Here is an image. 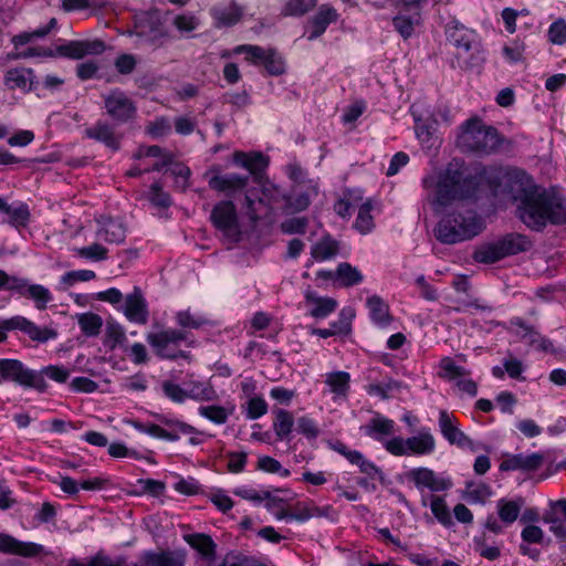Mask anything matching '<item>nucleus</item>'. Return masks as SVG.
Instances as JSON below:
<instances>
[{
	"mask_svg": "<svg viewBox=\"0 0 566 566\" xmlns=\"http://www.w3.org/2000/svg\"><path fill=\"white\" fill-rule=\"evenodd\" d=\"M297 429L307 439H316L319 436L316 421L306 416L297 419Z\"/></svg>",
	"mask_w": 566,
	"mask_h": 566,
	"instance_id": "nucleus-63",
	"label": "nucleus"
},
{
	"mask_svg": "<svg viewBox=\"0 0 566 566\" xmlns=\"http://www.w3.org/2000/svg\"><path fill=\"white\" fill-rule=\"evenodd\" d=\"M35 374L40 375L42 380H45V377H48L59 384L66 382L70 377V370L62 365H49L41 370H35Z\"/></svg>",
	"mask_w": 566,
	"mask_h": 566,
	"instance_id": "nucleus-50",
	"label": "nucleus"
},
{
	"mask_svg": "<svg viewBox=\"0 0 566 566\" xmlns=\"http://www.w3.org/2000/svg\"><path fill=\"white\" fill-rule=\"evenodd\" d=\"M0 551L22 557H36L45 553L43 545L33 542H21L8 534H0Z\"/></svg>",
	"mask_w": 566,
	"mask_h": 566,
	"instance_id": "nucleus-22",
	"label": "nucleus"
},
{
	"mask_svg": "<svg viewBox=\"0 0 566 566\" xmlns=\"http://www.w3.org/2000/svg\"><path fill=\"white\" fill-rule=\"evenodd\" d=\"M233 410V407L227 408L223 406L211 405L200 406L198 408V413L216 424H223L228 421V418L232 415Z\"/></svg>",
	"mask_w": 566,
	"mask_h": 566,
	"instance_id": "nucleus-47",
	"label": "nucleus"
},
{
	"mask_svg": "<svg viewBox=\"0 0 566 566\" xmlns=\"http://www.w3.org/2000/svg\"><path fill=\"white\" fill-rule=\"evenodd\" d=\"M426 189H436L432 203L437 207H447L455 200L472 199L476 196L479 180L472 175L462 161L453 160L438 177L426 176L422 179Z\"/></svg>",
	"mask_w": 566,
	"mask_h": 566,
	"instance_id": "nucleus-2",
	"label": "nucleus"
},
{
	"mask_svg": "<svg viewBox=\"0 0 566 566\" xmlns=\"http://www.w3.org/2000/svg\"><path fill=\"white\" fill-rule=\"evenodd\" d=\"M185 541L200 556L202 566H214L217 544L210 535L205 533H192L185 535Z\"/></svg>",
	"mask_w": 566,
	"mask_h": 566,
	"instance_id": "nucleus-21",
	"label": "nucleus"
},
{
	"mask_svg": "<svg viewBox=\"0 0 566 566\" xmlns=\"http://www.w3.org/2000/svg\"><path fill=\"white\" fill-rule=\"evenodd\" d=\"M420 23L421 12L419 10H412L411 12L399 10V12L392 18L394 29L403 40L410 39L415 33V28Z\"/></svg>",
	"mask_w": 566,
	"mask_h": 566,
	"instance_id": "nucleus-28",
	"label": "nucleus"
},
{
	"mask_svg": "<svg viewBox=\"0 0 566 566\" xmlns=\"http://www.w3.org/2000/svg\"><path fill=\"white\" fill-rule=\"evenodd\" d=\"M305 300L310 306V315L318 319L327 317L337 307V302L334 298L318 296L314 292H307Z\"/></svg>",
	"mask_w": 566,
	"mask_h": 566,
	"instance_id": "nucleus-32",
	"label": "nucleus"
},
{
	"mask_svg": "<svg viewBox=\"0 0 566 566\" xmlns=\"http://www.w3.org/2000/svg\"><path fill=\"white\" fill-rule=\"evenodd\" d=\"M510 324L512 328H515L514 332L522 339L527 340L530 344H536L539 342V346L544 349H548V345H551L549 340L542 337L533 326L527 325L524 319L521 317H513L510 319Z\"/></svg>",
	"mask_w": 566,
	"mask_h": 566,
	"instance_id": "nucleus-36",
	"label": "nucleus"
},
{
	"mask_svg": "<svg viewBox=\"0 0 566 566\" xmlns=\"http://www.w3.org/2000/svg\"><path fill=\"white\" fill-rule=\"evenodd\" d=\"M156 418L164 427H166V432L174 437V439H165L166 441L175 442L178 441L181 436H189L190 444L198 446L202 442V440L196 437V434L201 432L193 426L165 415H156Z\"/></svg>",
	"mask_w": 566,
	"mask_h": 566,
	"instance_id": "nucleus-18",
	"label": "nucleus"
},
{
	"mask_svg": "<svg viewBox=\"0 0 566 566\" xmlns=\"http://www.w3.org/2000/svg\"><path fill=\"white\" fill-rule=\"evenodd\" d=\"M329 446L335 452L343 455L349 463L354 465L358 467L361 463V461L366 458L360 451L350 450L342 441L329 442Z\"/></svg>",
	"mask_w": 566,
	"mask_h": 566,
	"instance_id": "nucleus-55",
	"label": "nucleus"
},
{
	"mask_svg": "<svg viewBox=\"0 0 566 566\" xmlns=\"http://www.w3.org/2000/svg\"><path fill=\"white\" fill-rule=\"evenodd\" d=\"M340 243L332 235L326 234L312 245L311 254L316 261H326L335 258L339 252Z\"/></svg>",
	"mask_w": 566,
	"mask_h": 566,
	"instance_id": "nucleus-37",
	"label": "nucleus"
},
{
	"mask_svg": "<svg viewBox=\"0 0 566 566\" xmlns=\"http://www.w3.org/2000/svg\"><path fill=\"white\" fill-rule=\"evenodd\" d=\"M0 212L9 217L8 222L13 227H24L30 219V211L25 203L20 202L17 206H11L1 197Z\"/></svg>",
	"mask_w": 566,
	"mask_h": 566,
	"instance_id": "nucleus-38",
	"label": "nucleus"
},
{
	"mask_svg": "<svg viewBox=\"0 0 566 566\" xmlns=\"http://www.w3.org/2000/svg\"><path fill=\"white\" fill-rule=\"evenodd\" d=\"M421 505L423 507L429 505L434 517L443 526L450 527L453 525L450 510H449L443 496H439V495H434V494H432V495L422 494L421 495Z\"/></svg>",
	"mask_w": 566,
	"mask_h": 566,
	"instance_id": "nucleus-33",
	"label": "nucleus"
},
{
	"mask_svg": "<svg viewBox=\"0 0 566 566\" xmlns=\"http://www.w3.org/2000/svg\"><path fill=\"white\" fill-rule=\"evenodd\" d=\"M462 142L471 151L479 155H490L499 149L503 138L495 127L484 125L479 120H468Z\"/></svg>",
	"mask_w": 566,
	"mask_h": 566,
	"instance_id": "nucleus-5",
	"label": "nucleus"
},
{
	"mask_svg": "<svg viewBox=\"0 0 566 566\" xmlns=\"http://www.w3.org/2000/svg\"><path fill=\"white\" fill-rule=\"evenodd\" d=\"M544 461V457L539 453L531 454H507L500 463V471H535Z\"/></svg>",
	"mask_w": 566,
	"mask_h": 566,
	"instance_id": "nucleus-23",
	"label": "nucleus"
},
{
	"mask_svg": "<svg viewBox=\"0 0 566 566\" xmlns=\"http://www.w3.org/2000/svg\"><path fill=\"white\" fill-rule=\"evenodd\" d=\"M182 387L186 399L210 401L216 398V391L208 382L189 379L182 381Z\"/></svg>",
	"mask_w": 566,
	"mask_h": 566,
	"instance_id": "nucleus-34",
	"label": "nucleus"
},
{
	"mask_svg": "<svg viewBox=\"0 0 566 566\" xmlns=\"http://www.w3.org/2000/svg\"><path fill=\"white\" fill-rule=\"evenodd\" d=\"M306 218H291L281 223V230L286 234H303L306 231Z\"/></svg>",
	"mask_w": 566,
	"mask_h": 566,
	"instance_id": "nucleus-62",
	"label": "nucleus"
},
{
	"mask_svg": "<svg viewBox=\"0 0 566 566\" xmlns=\"http://www.w3.org/2000/svg\"><path fill=\"white\" fill-rule=\"evenodd\" d=\"M350 376L347 371H333L326 374L325 384L334 395L333 399L346 398L349 390Z\"/></svg>",
	"mask_w": 566,
	"mask_h": 566,
	"instance_id": "nucleus-40",
	"label": "nucleus"
},
{
	"mask_svg": "<svg viewBox=\"0 0 566 566\" xmlns=\"http://www.w3.org/2000/svg\"><path fill=\"white\" fill-rule=\"evenodd\" d=\"M143 566H185L186 554L181 551H147L142 555Z\"/></svg>",
	"mask_w": 566,
	"mask_h": 566,
	"instance_id": "nucleus-25",
	"label": "nucleus"
},
{
	"mask_svg": "<svg viewBox=\"0 0 566 566\" xmlns=\"http://www.w3.org/2000/svg\"><path fill=\"white\" fill-rule=\"evenodd\" d=\"M293 424L294 419L290 411L284 409H277L274 411L273 430L279 440H289Z\"/></svg>",
	"mask_w": 566,
	"mask_h": 566,
	"instance_id": "nucleus-42",
	"label": "nucleus"
},
{
	"mask_svg": "<svg viewBox=\"0 0 566 566\" xmlns=\"http://www.w3.org/2000/svg\"><path fill=\"white\" fill-rule=\"evenodd\" d=\"M366 305L374 324L384 327L390 323L389 306L380 296L373 295L368 297Z\"/></svg>",
	"mask_w": 566,
	"mask_h": 566,
	"instance_id": "nucleus-39",
	"label": "nucleus"
},
{
	"mask_svg": "<svg viewBox=\"0 0 566 566\" xmlns=\"http://www.w3.org/2000/svg\"><path fill=\"white\" fill-rule=\"evenodd\" d=\"M146 339L160 358L174 360L186 357V353L179 348L180 344L187 339V333L182 329L166 328L149 333Z\"/></svg>",
	"mask_w": 566,
	"mask_h": 566,
	"instance_id": "nucleus-8",
	"label": "nucleus"
},
{
	"mask_svg": "<svg viewBox=\"0 0 566 566\" xmlns=\"http://www.w3.org/2000/svg\"><path fill=\"white\" fill-rule=\"evenodd\" d=\"M233 163L237 166H240L248 170L249 178L251 175H258L263 171L268 166V159L264 155L259 151L255 153H244V151H235L233 154Z\"/></svg>",
	"mask_w": 566,
	"mask_h": 566,
	"instance_id": "nucleus-31",
	"label": "nucleus"
},
{
	"mask_svg": "<svg viewBox=\"0 0 566 566\" xmlns=\"http://www.w3.org/2000/svg\"><path fill=\"white\" fill-rule=\"evenodd\" d=\"M447 40L458 50V61L463 60L467 63L469 53L474 49L475 33L465 28L459 21H451L446 28Z\"/></svg>",
	"mask_w": 566,
	"mask_h": 566,
	"instance_id": "nucleus-14",
	"label": "nucleus"
},
{
	"mask_svg": "<svg viewBox=\"0 0 566 566\" xmlns=\"http://www.w3.org/2000/svg\"><path fill=\"white\" fill-rule=\"evenodd\" d=\"M97 235L108 243H122L126 238V227L119 219L106 218L99 221Z\"/></svg>",
	"mask_w": 566,
	"mask_h": 566,
	"instance_id": "nucleus-29",
	"label": "nucleus"
},
{
	"mask_svg": "<svg viewBox=\"0 0 566 566\" xmlns=\"http://www.w3.org/2000/svg\"><path fill=\"white\" fill-rule=\"evenodd\" d=\"M256 469L268 473H277L283 478L290 475L289 469L283 468L280 461L269 455L259 458Z\"/></svg>",
	"mask_w": 566,
	"mask_h": 566,
	"instance_id": "nucleus-52",
	"label": "nucleus"
},
{
	"mask_svg": "<svg viewBox=\"0 0 566 566\" xmlns=\"http://www.w3.org/2000/svg\"><path fill=\"white\" fill-rule=\"evenodd\" d=\"M525 44L518 39H514L509 45L502 50L503 56L510 63H518L524 59Z\"/></svg>",
	"mask_w": 566,
	"mask_h": 566,
	"instance_id": "nucleus-58",
	"label": "nucleus"
},
{
	"mask_svg": "<svg viewBox=\"0 0 566 566\" xmlns=\"http://www.w3.org/2000/svg\"><path fill=\"white\" fill-rule=\"evenodd\" d=\"M19 329L25 333L32 340L45 343L57 337L56 331L48 327H40L28 318L17 315L0 321V343L7 339V332Z\"/></svg>",
	"mask_w": 566,
	"mask_h": 566,
	"instance_id": "nucleus-12",
	"label": "nucleus"
},
{
	"mask_svg": "<svg viewBox=\"0 0 566 566\" xmlns=\"http://www.w3.org/2000/svg\"><path fill=\"white\" fill-rule=\"evenodd\" d=\"M334 276L339 281L340 285L346 287L358 285L364 280L361 272L356 266H353L347 262L338 264Z\"/></svg>",
	"mask_w": 566,
	"mask_h": 566,
	"instance_id": "nucleus-43",
	"label": "nucleus"
},
{
	"mask_svg": "<svg viewBox=\"0 0 566 566\" xmlns=\"http://www.w3.org/2000/svg\"><path fill=\"white\" fill-rule=\"evenodd\" d=\"M410 113L415 120V132L418 140L423 147H433L438 139L439 119L430 115L429 109H423L420 104H412Z\"/></svg>",
	"mask_w": 566,
	"mask_h": 566,
	"instance_id": "nucleus-13",
	"label": "nucleus"
},
{
	"mask_svg": "<svg viewBox=\"0 0 566 566\" xmlns=\"http://www.w3.org/2000/svg\"><path fill=\"white\" fill-rule=\"evenodd\" d=\"M4 381L14 382L24 388H33L40 392H45L48 382L42 380L34 369L28 368L18 359H0V384Z\"/></svg>",
	"mask_w": 566,
	"mask_h": 566,
	"instance_id": "nucleus-6",
	"label": "nucleus"
},
{
	"mask_svg": "<svg viewBox=\"0 0 566 566\" xmlns=\"http://www.w3.org/2000/svg\"><path fill=\"white\" fill-rule=\"evenodd\" d=\"M268 402L261 396H254L247 401L245 417L250 420H256L268 412Z\"/></svg>",
	"mask_w": 566,
	"mask_h": 566,
	"instance_id": "nucleus-51",
	"label": "nucleus"
},
{
	"mask_svg": "<svg viewBox=\"0 0 566 566\" xmlns=\"http://www.w3.org/2000/svg\"><path fill=\"white\" fill-rule=\"evenodd\" d=\"M212 224L232 242H238L241 238V230L237 209L231 200L218 202L210 213Z\"/></svg>",
	"mask_w": 566,
	"mask_h": 566,
	"instance_id": "nucleus-9",
	"label": "nucleus"
},
{
	"mask_svg": "<svg viewBox=\"0 0 566 566\" xmlns=\"http://www.w3.org/2000/svg\"><path fill=\"white\" fill-rule=\"evenodd\" d=\"M208 185L210 189L224 193L227 197H233L247 190L249 185V175L235 172L219 174L212 176Z\"/></svg>",
	"mask_w": 566,
	"mask_h": 566,
	"instance_id": "nucleus-17",
	"label": "nucleus"
},
{
	"mask_svg": "<svg viewBox=\"0 0 566 566\" xmlns=\"http://www.w3.org/2000/svg\"><path fill=\"white\" fill-rule=\"evenodd\" d=\"M338 19V13L333 7L323 4L318 11L311 19V31L307 34V40L313 41L319 38L328 28V25Z\"/></svg>",
	"mask_w": 566,
	"mask_h": 566,
	"instance_id": "nucleus-27",
	"label": "nucleus"
},
{
	"mask_svg": "<svg viewBox=\"0 0 566 566\" xmlns=\"http://www.w3.org/2000/svg\"><path fill=\"white\" fill-rule=\"evenodd\" d=\"M329 446L335 452L343 455L349 463L354 465L358 467L361 463V461L366 458L360 451L350 450L342 441L329 442Z\"/></svg>",
	"mask_w": 566,
	"mask_h": 566,
	"instance_id": "nucleus-54",
	"label": "nucleus"
},
{
	"mask_svg": "<svg viewBox=\"0 0 566 566\" xmlns=\"http://www.w3.org/2000/svg\"><path fill=\"white\" fill-rule=\"evenodd\" d=\"M548 40L556 45H563L566 43V22L563 19H558L553 22L548 28Z\"/></svg>",
	"mask_w": 566,
	"mask_h": 566,
	"instance_id": "nucleus-61",
	"label": "nucleus"
},
{
	"mask_svg": "<svg viewBox=\"0 0 566 566\" xmlns=\"http://www.w3.org/2000/svg\"><path fill=\"white\" fill-rule=\"evenodd\" d=\"M15 293L33 300L38 310H45L48 304L53 301V296L48 287L41 284H32L23 277L20 284L15 285Z\"/></svg>",
	"mask_w": 566,
	"mask_h": 566,
	"instance_id": "nucleus-24",
	"label": "nucleus"
},
{
	"mask_svg": "<svg viewBox=\"0 0 566 566\" xmlns=\"http://www.w3.org/2000/svg\"><path fill=\"white\" fill-rule=\"evenodd\" d=\"M371 210L373 205L369 200L359 206L357 218L353 227L363 235L370 233L375 228Z\"/></svg>",
	"mask_w": 566,
	"mask_h": 566,
	"instance_id": "nucleus-44",
	"label": "nucleus"
},
{
	"mask_svg": "<svg viewBox=\"0 0 566 566\" xmlns=\"http://www.w3.org/2000/svg\"><path fill=\"white\" fill-rule=\"evenodd\" d=\"M105 50V44L101 40L94 41H69L56 48V52L61 56L69 59H82L87 54H101Z\"/></svg>",
	"mask_w": 566,
	"mask_h": 566,
	"instance_id": "nucleus-20",
	"label": "nucleus"
},
{
	"mask_svg": "<svg viewBox=\"0 0 566 566\" xmlns=\"http://www.w3.org/2000/svg\"><path fill=\"white\" fill-rule=\"evenodd\" d=\"M497 242L504 258L525 252L532 247L531 240L526 235L520 233H510L497 240Z\"/></svg>",
	"mask_w": 566,
	"mask_h": 566,
	"instance_id": "nucleus-35",
	"label": "nucleus"
},
{
	"mask_svg": "<svg viewBox=\"0 0 566 566\" xmlns=\"http://www.w3.org/2000/svg\"><path fill=\"white\" fill-rule=\"evenodd\" d=\"M405 479L413 483L419 492L426 489L432 493L446 492L453 486V482L449 476L438 474L427 467H418L405 472Z\"/></svg>",
	"mask_w": 566,
	"mask_h": 566,
	"instance_id": "nucleus-11",
	"label": "nucleus"
},
{
	"mask_svg": "<svg viewBox=\"0 0 566 566\" xmlns=\"http://www.w3.org/2000/svg\"><path fill=\"white\" fill-rule=\"evenodd\" d=\"M217 29L233 27L239 23L243 17V8L234 0L228 3L213 6L209 11Z\"/></svg>",
	"mask_w": 566,
	"mask_h": 566,
	"instance_id": "nucleus-19",
	"label": "nucleus"
},
{
	"mask_svg": "<svg viewBox=\"0 0 566 566\" xmlns=\"http://www.w3.org/2000/svg\"><path fill=\"white\" fill-rule=\"evenodd\" d=\"M102 99L106 115L115 124H127L136 118V102L123 90L112 88L102 94Z\"/></svg>",
	"mask_w": 566,
	"mask_h": 566,
	"instance_id": "nucleus-7",
	"label": "nucleus"
},
{
	"mask_svg": "<svg viewBox=\"0 0 566 566\" xmlns=\"http://www.w3.org/2000/svg\"><path fill=\"white\" fill-rule=\"evenodd\" d=\"M502 193L516 205V217L531 230L543 231L551 223H566V197L535 184L522 169H509L502 176Z\"/></svg>",
	"mask_w": 566,
	"mask_h": 566,
	"instance_id": "nucleus-1",
	"label": "nucleus"
},
{
	"mask_svg": "<svg viewBox=\"0 0 566 566\" xmlns=\"http://www.w3.org/2000/svg\"><path fill=\"white\" fill-rule=\"evenodd\" d=\"M479 263L491 264L504 259L497 241L480 245L473 253Z\"/></svg>",
	"mask_w": 566,
	"mask_h": 566,
	"instance_id": "nucleus-46",
	"label": "nucleus"
},
{
	"mask_svg": "<svg viewBox=\"0 0 566 566\" xmlns=\"http://www.w3.org/2000/svg\"><path fill=\"white\" fill-rule=\"evenodd\" d=\"M77 324L87 337H95L101 333L103 319L98 314L86 312L77 315Z\"/></svg>",
	"mask_w": 566,
	"mask_h": 566,
	"instance_id": "nucleus-45",
	"label": "nucleus"
},
{
	"mask_svg": "<svg viewBox=\"0 0 566 566\" xmlns=\"http://www.w3.org/2000/svg\"><path fill=\"white\" fill-rule=\"evenodd\" d=\"M360 429L365 436L384 444V442L388 440L385 439V437L391 436L395 432V421L380 413H376Z\"/></svg>",
	"mask_w": 566,
	"mask_h": 566,
	"instance_id": "nucleus-26",
	"label": "nucleus"
},
{
	"mask_svg": "<svg viewBox=\"0 0 566 566\" xmlns=\"http://www.w3.org/2000/svg\"><path fill=\"white\" fill-rule=\"evenodd\" d=\"M436 447V438L428 427H422L415 436H395L384 442L385 450L394 457H426L432 454Z\"/></svg>",
	"mask_w": 566,
	"mask_h": 566,
	"instance_id": "nucleus-4",
	"label": "nucleus"
},
{
	"mask_svg": "<svg viewBox=\"0 0 566 566\" xmlns=\"http://www.w3.org/2000/svg\"><path fill=\"white\" fill-rule=\"evenodd\" d=\"M263 65L271 75H281L285 71L282 56L273 49H269Z\"/></svg>",
	"mask_w": 566,
	"mask_h": 566,
	"instance_id": "nucleus-57",
	"label": "nucleus"
},
{
	"mask_svg": "<svg viewBox=\"0 0 566 566\" xmlns=\"http://www.w3.org/2000/svg\"><path fill=\"white\" fill-rule=\"evenodd\" d=\"M177 324L185 329H199L207 325L209 319L200 314L191 313L189 310L179 311L176 313Z\"/></svg>",
	"mask_w": 566,
	"mask_h": 566,
	"instance_id": "nucleus-48",
	"label": "nucleus"
},
{
	"mask_svg": "<svg viewBox=\"0 0 566 566\" xmlns=\"http://www.w3.org/2000/svg\"><path fill=\"white\" fill-rule=\"evenodd\" d=\"M117 124L98 119L91 127L85 129V136L103 144L111 151L120 149L123 135L116 130Z\"/></svg>",
	"mask_w": 566,
	"mask_h": 566,
	"instance_id": "nucleus-15",
	"label": "nucleus"
},
{
	"mask_svg": "<svg viewBox=\"0 0 566 566\" xmlns=\"http://www.w3.org/2000/svg\"><path fill=\"white\" fill-rule=\"evenodd\" d=\"M316 3V0H290L284 6L282 13L284 15L300 17L311 10Z\"/></svg>",
	"mask_w": 566,
	"mask_h": 566,
	"instance_id": "nucleus-53",
	"label": "nucleus"
},
{
	"mask_svg": "<svg viewBox=\"0 0 566 566\" xmlns=\"http://www.w3.org/2000/svg\"><path fill=\"white\" fill-rule=\"evenodd\" d=\"M523 504L524 500L522 497L515 500L500 499L496 503L500 521L506 525L514 523L518 518Z\"/></svg>",
	"mask_w": 566,
	"mask_h": 566,
	"instance_id": "nucleus-41",
	"label": "nucleus"
},
{
	"mask_svg": "<svg viewBox=\"0 0 566 566\" xmlns=\"http://www.w3.org/2000/svg\"><path fill=\"white\" fill-rule=\"evenodd\" d=\"M543 521L549 524V531L558 538H566V521L547 512L544 513Z\"/></svg>",
	"mask_w": 566,
	"mask_h": 566,
	"instance_id": "nucleus-64",
	"label": "nucleus"
},
{
	"mask_svg": "<svg viewBox=\"0 0 566 566\" xmlns=\"http://www.w3.org/2000/svg\"><path fill=\"white\" fill-rule=\"evenodd\" d=\"M120 310L132 323L144 325L148 322V305L138 286H135L133 292L125 296L124 302L120 304Z\"/></svg>",
	"mask_w": 566,
	"mask_h": 566,
	"instance_id": "nucleus-16",
	"label": "nucleus"
},
{
	"mask_svg": "<svg viewBox=\"0 0 566 566\" xmlns=\"http://www.w3.org/2000/svg\"><path fill=\"white\" fill-rule=\"evenodd\" d=\"M220 566H268L258 562L256 559L237 553H229L223 558Z\"/></svg>",
	"mask_w": 566,
	"mask_h": 566,
	"instance_id": "nucleus-59",
	"label": "nucleus"
},
{
	"mask_svg": "<svg viewBox=\"0 0 566 566\" xmlns=\"http://www.w3.org/2000/svg\"><path fill=\"white\" fill-rule=\"evenodd\" d=\"M484 229L483 219L472 209L453 210L439 220L436 239L443 244H455L471 240Z\"/></svg>",
	"mask_w": 566,
	"mask_h": 566,
	"instance_id": "nucleus-3",
	"label": "nucleus"
},
{
	"mask_svg": "<svg viewBox=\"0 0 566 566\" xmlns=\"http://www.w3.org/2000/svg\"><path fill=\"white\" fill-rule=\"evenodd\" d=\"M172 25L185 36L189 38L190 33L196 31L200 25V20L191 12L177 14L172 20Z\"/></svg>",
	"mask_w": 566,
	"mask_h": 566,
	"instance_id": "nucleus-49",
	"label": "nucleus"
},
{
	"mask_svg": "<svg viewBox=\"0 0 566 566\" xmlns=\"http://www.w3.org/2000/svg\"><path fill=\"white\" fill-rule=\"evenodd\" d=\"M164 395L176 403L186 401L182 384H176L171 380H165L161 384Z\"/></svg>",
	"mask_w": 566,
	"mask_h": 566,
	"instance_id": "nucleus-60",
	"label": "nucleus"
},
{
	"mask_svg": "<svg viewBox=\"0 0 566 566\" xmlns=\"http://www.w3.org/2000/svg\"><path fill=\"white\" fill-rule=\"evenodd\" d=\"M234 53H237V54L244 53L247 55L245 59L249 62H252L255 64H258V63L263 64V61L268 53V50H264L263 48L258 46V45L242 44V45H238L237 48H234Z\"/></svg>",
	"mask_w": 566,
	"mask_h": 566,
	"instance_id": "nucleus-56",
	"label": "nucleus"
},
{
	"mask_svg": "<svg viewBox=\"0 0 566 566\" xmlns=\"http://www.w3.org/2000/svg\"><path fill=\"white\" fill-rule=\"evenodd\" d=\"M35 75L31 69H12L4 76L6 85L13 88L35 90L39 82L34 81Z\"/></svg>",
	"mask_w": 566,
	"mask_h": 566,
	"instance_id": "nucleus-30",
	"label": "nucleus"
},
{
	"mask_svg": "<svg viewBox=\"0 0 566 566\" xmlns=\"http://www.w3.org/2000/svg\"><path fill=\"white\" fill-rule=\"evenodd\" d=\"M438 424L442 437L452 446L463 450L476 452L484 448L482 443L475 442L467 436L459 426L458 419L447 410H440Z\"/></svg>",
	"mask_w": 566,
	"mask_h": 566,
	"instance_id": "nucleus-10",
	"label": "nucleus"
}]
</instances>
